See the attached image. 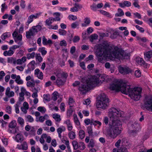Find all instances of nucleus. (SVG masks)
I'll list each match as a JSON object with an SVG mask.
<instances>
[{
  "label": "nucleus",
  "instance_id": "1",
  "mask_svg": "<svg viewBox=\"0 0 152 152\" xmlns=\"http://www.w3.org/2000/svg\"><path fill=\"white\" fill-rule=\"evenodd\" d=\"M109 115L112 122H110L109 127L106 128L104 133L106 136L115 138L121 132L122 124L118 120L119 117L121 116L120 111L116 108L113 107L109 110Z\"/></svg>",
  "mask_w": 152,
  "mask_h": 152
},
{
  "label": "nucleus",
  "instance_id": "58",
  "mask_svg": "<svg viewBox=\"0 0 152 152\" xmlns=\"http://www.w3.org/2000/svg\"><path fill=\"white\" fill-rule=\"evenodd\" d=\"M31 17V15H30V16L28 18V21L26 22V23H28V25L29 23L32 22L33 20V18H32V17Z\"/></svg>",
  "mask_w": 152,
  "mask_h": 152
},
{
  "label": "nucleus",
  "instance_id": "29",
  "mask_svg": "<svg viewBox=\"0 0 152 152\" xmlns=\"http://www.w3.org/2000/svg\"><path fill=\"white\" fill-rule=\"evenodd\" d=\"M87 131L89 136L93 137L94 136L91 126H89L87 128Z\"/></svg>",
  "mask_w": 152,
  "mask_h": 152
},
{
  "label": "nucleus",
  "instance_id": "26",
  "mask_svg": "<svg viewBox=\"0 0 152 152\" xmlns=\"http://www.w3.org/2000/svg\"><path fill=\"white\" fill-rule=\"evenodd\" d=\"M145 57L148 58H150L152 57V50L148 51L144 53Z\"/></svg>",
  "mask_w": 152,
  "mask_h": 152
},
{
  "label": "nucleus",
  "instance_id": "22",
  "mask_svg": "<svg viewBox=\"0 0 152 152\" xmlns=\"http://www.w3.org/2000/svg\"><path fill=\"white\" fill-rule=\"evenodd\" d=\"M15 81L18 84H22L23 83V80L20 79V75H18L15 80Z\"/></svg>",
  "mask_w": 152,
  "mask_h": 152
},
{
  "label": "nucleus",
  "instance_id": "21",
  "mask_svg": "<svg viewBox=\"0 0 152 152\" xmlns=\"http://www.w3.org/2000/svg\"><path fill=\"white\" fill-rule=\"evenodd\" d=\"M118 11L119 13H117L115 14V16L116 17H121L124 15V12L121 8H118Z\"/></svg>",
  "mask_w": 152,
  "mask_h": 152
},
{
  "label": "nucleus",
  "instance_id": "18",
  "mask_svg": "<svg viewBox=\"0 0 152 152\" xmlns=\"http://www.w3.org/2000/svg\"><path fill=\"white\" fill-rule=\"evenodd\" d=\"M64 123L67 124L68 130L69 131L72 130V126L70 120H67L65 121Z\"/></svg>",
  "mask_w": 152,
  "mask_h": 152
},
{
  "label": "nucleus",
  "instance_id": "31",
  "mask_svg": "<svg viewBox=\"0 0 152 152\" xmlns=\"http://www.w3.org/2000/svg\"><path fill=\"white\" fill-rule=\"evenodd\" d=\"M45 48L44 47L40 48L39 49V51L41 52L42 55H44L47 53V51L45 50Z\"/></svg>",
  "mask_w": 152,
  "mask_h": 152
},
{
  "label": "nucleus",
  "instance_id": "3",
  "mask_svg": "<svg viewBox=\"0 0 152 152\" xmlns=\"http://www.w3.org/2000/svg\"><path fill=\"white\" fill-rule=\"evenodd\" d=\"M98 75L96 76H94L91 79H87L86 80V83L83 84H81L79 87V90L83 94H86L87 91L91 89L93 87L96 85L101 84L105 79L101 77H98Z\"/></svg>",
  "mask_w": 152,
  "mask_h": 152
},
{
  "label": "nucleus",
  "instance_id": "28",
  "mask_svg": "<svg viewBox=\"0 0 152 152\" xmlns=\"http://www.w3.org/2000/svg\"><path fill=\"white\" fill-rule=\"evenodd\" d=\"M7 62L8 63H12L15 64L16 61L15 59L13 57L8 58H7Z\"/></svg>",
  "mask_w": 152,
  "mask_h": 152
},
{
  "label": "nucleus",
  "instance_id": "37",
  "mask_svg": "<svg viewBox=\"0 0 152 152\" xmlns=\"http://www.w3.org/2000/svg\"><path fill=\"white\" fill-rule=\"evenodd\" d=\"M66 129L65 127L62 126L61 128L60 127L57 129V132L58 133H61L63 131L65 130Z\"/></svg>",
  "mask_w": 152,
  "mask_h": 152
},
{
  "label": "nucleus",
  "instance_id": "46",
  "mask_svg": "<svg viewBox=\"0 0 152 152\" xmlns=\"http://www.w3.org/2000/svg\"><path fill=\"white\" fill-rule=\"evenodd\" d=\"M26 118L27 119V121L30 122H32L34 121L33 118L30 115H28L26 116Z\"/></svg>",
  "mask_w": 152,
  "mask_h": 152
},
{
  "label": "nucleus",
  "instance_id": "60",
  "mask_svg": "<svg viewBox=\"0 0 152 152\" xmlns=\"http://www.w3.org/2000/svg\"><path fill=\"white\" fill-rule=\"evenodd\" d=\"M91 21L89 18H86L84 19V22L87 25L89 24L90 23Z\"/></svg>",
  "mask_w": 152,
  "mask_h": 152
},
{
  "label": "nucleus",
  "instance_id": "33",
  "mask_svg": "<svg viewBox=\"0 0 152 152\" xmlns=\"http://www.w3.org/2000/svg\"><path fill=\"white\" fill-rule=\"evenodd\" d=\"M99 11L100 12L102 15L107 17H110V15L109 13L103 10H100Z\"/></svg>",
  "mask_w": 152,
  "mask_h": 152
},
{
  "label": "nucleus",
  "instance_id": "11",
  "mask_svg": "<svg viewBox=\"0 0 152 152\" xmlns=\"http://www.w3.org/2000/svg\"><path fill=\"white\" fill-rule=\"evenodd\" d=\"M131 126L133 129L132 131L134 132L139 130L140 129V126L139 124L137 122H135L131 125Z\"/></svg>",
  "mask_w": 152,
  "mask_h": 152
},
{
  "label": "nucleus",
  "instance_id": "30",
  "mask_svg": "<svg viewBox=\"0 0 152 152\" xmlns=\"http://www.w3.org/2000/svg\"><path fill=\"white\" fill-rule=\"evenodd\" d=\"M59 96L58 93L57 92H54L53 94V96L52 97V99L54 101H56L57 99V96Z\"/></svg>",
  "mask_w": 152,
  "mask_h": 152
},
{
  "label": "nucleus",
  "instance_id": "32",
  "mask_svg": "<svg viewBox=\"0 0 152 152\" xmlns=\"http://www.w3.org/2000/svg\"><path fill=\"white\" fill-rule=\"evenodd\" d=\"M17 121L18 123L20 125H22L24 124V120L21 117H18Z\"/></svg>",
  "mask_w": 152,
  "mask_h": 152
},
{
  "label": "nucleus",
  "instance_id": "27",
  "mask_svg": "<svg viewBox=\"0 0 152 152\" xmlns=\"http://www.w3.org/2000/svg\"><path fill=\"white\" fill-rule=\"evenodd\" d=\"M85 136V132L83 130H80L79 132V137L81 139H83Z\"/></svg>",
  "mask_w": 152,
  "mask_h": 152
},
{
  "label": "nucleus",
  "instance_id": "45",
  "mask_svg": "<svg viewBox=\"0 0 152 152\" xmlns=\"http://www.w3.org/2000/svg\"><path fill=\"white\" fill-rule=\"evenodd\" d=\"M94 140L93 139H91L88 146L89 148H93L94 147Z\"/></svg>",
  "mask_w": 152,
  "mask_h": 152
},
{
  "label": "nucleus",
  "instance_id": "14",
  "mask_svg": "<svg viewBox=\"0 0 152 152\" xmlns=\"http://www.w3.org/2000/svg\"><path fill=\"white\" fill-rule=\"evenodd\" d=\"M15 140L17 142H21L24 140V138L23 135L20 134H17L15 137Z\"/></svg>",
  "mask_w": 152,
  "mask_h": 152
},
{
  "label": "nucleus",
  "instance_id": "13",
  "mask_svg": "<svg viewBox=\"0 0 152 152\" xmlns=\"http://www.w3.org/2000/svg\"><path fill=\"white\" fill-rule=\"evenodd\" d=\"M14 93L13 91H10V88L9 87L7 88L6 89L5 94L8 97H13L14 95Z\"/></svg>",
  "mask_w": 152,
  "mask_h": 152
},
{
  "label": "nucleus",
  "instance_id": "57",
  "mask_svg": "<svg viewBox=\"0 0 152 152\" xmlns=\"http://www.w3.org/2000/svg\"><path fill=\"white\" fill-rule=\"evenodd\" d=\"M133 14L134 15L135 18H137L138 19H141V16L140 14L138 12H136L134 13Z\"/></svg>",
  "mask_w": 152,
  "mask_h": 152
},
{
  "label": "nucleus",
  "instance_id": "42",
  "mask_svg": "<svg viewBox=\"0 0 152 152\" xmlns=\"http://www.w3.org/2000/svg\"><path fill=\"white\" fill-rule=\"evenodd\" d=\"M37 110L43 113H45L46 111V110L44 107H39L37 108Z\"/></svg>",
  "mask_w": 152,
  "mask_h": 152
},
{
  "label": "nucleus",
  "instance_id": "40",
  "mask_svg": "<svg viewBox=\"0 0 152 152\" xmlns=\"http://www.w3.org/2000/svg\"><path fill=\"white\" fill-rule=\"evenodd\" d=\"M99 36L101 39H102L104 37H108L109 34L107 33H101L99 34Z\"/></svg>",
  "mask_w": 152,
  "mask_h": 152
},
{
  "label": "nucleus",
  "instance_id": "25",
  "mask_svg": "<svg viewBox=\"0 0 152 152\" xmlns=\"http://www.w3.org/2000/svg\"><path fill=\"white\" fill-rule=\"evenodd\" d=\"M68 135L69 138L72 140H74L75 138V133L73 131L70 132L68 134Z\"/></svg>",
  "mask_w": 152,
  "mask_h": 152
},
{
  "label": "nucleus",
  "instance_id": "8",
  "mask_svg": "<svg viewBox=\"0 0 152 152\" xmlns=\"http://www.w3.org/2000/svg\"><path fill=\"white\" fill-rule=\"evenodd\" d=\"M119 70L120 73L123 75L131 73L133 71L132 69L127 66H120Z\"/></svg>",
  "mask_w": 152,
  "mask_h": 152
},
{
  "label": "nucleus",
  "instance_id": "35",
  "mask_svg": "<svg viewBox=\"0 0 152 152\" xmlns=\"http://www.w3.org/2000/svg\"><path fill=\"white\" fill-rule=\"evenodd\" d=\"M43 98L45 100L48 102L50 101V96L49 94H44Z\"/></svg>",
  "mask_w": 152,
  "mask_h": 152
},
{
  "label": "nucleus",
  "instance_id": "19",
  "mask_svg": "<svg viewBox=\"0 0 152 152\" xmlns=\"http://www.w3.org/2000/svg\"><path fill=\"white\" fill-rule=\"evenodd\" d=\"M72 144L74 149L76 150L80 147V143L78 144L76 140H74L72 141Z\"/></svg>",
  "mask_w": 152,
  "mask_h": 152
},
{
  "label": "nucleus",
  "instance_id": "56",
  "mask_svg": "<svg viewBox=\"0 0 152 152\" xmlns=\"http://www.w3.org/2000/svg\"><path fill=\"white\" fill-rule=\"evenodd\" d=\"M6 112L10 114L11 113V107L10 106H8L6 108Z\"/></svg>",
  "mask_w": 152,
  "mask_h": 152
},
{
  "label": "nucleus",
  "instance_id": "10",
  "mask_svg": "<svg viewBox=\"0 0 152 152\" xmlns=\"http://www.w3.org/2000/svg\"><path fill=\"white\" fill-rule=\"evenodd\" d=\"M104 49L102 47L98 48L96 51V56L97 57L104 56Z\"/></svg>",
  "mask_w": 152,
  "mask_h": 152
},
{
  "label": "nucleus",
  "instance_id": "44",
  "mask_svg": "<svg viewBox=\"0 0 152 152\" xmlns=\"http://www.w3.org/2000/svg\"><path fill=\"white\" fill-rule=\"evenodd\" d=\"M46 116H48V115L46 114L45 115L43 116H40L39 118V121L41 122H43L45 121Z\"/></svg>",
  "mask_w": 152,
  "mask_h": 152
},
{
  "label": "nucleus",
  "instance_id": "34",
  "mask_svg": "<svg viewBox=\"0 0 152 152\" xmlns=\"http://www.w3.org/2000/svg\"><path fill=\"white\" fill-rule=\"evenodd\" d=\"M117 152H127V151L126 148L122 147L117 150Z\"/></svg>",
  "mask_w": 152,
  "mask_h": 152
},
{
  "label": "nucleus",
  "instance_id": "17",
  "mask_svg": "<svg viewBox=\"0 0 152 152\" xmlns=\"http://www.w3.org/2000/svg\"><path fill=\"white\" fill-rule=\"evenodd\" d=\"M12 49L10 48V50L8 51L7 50L4 51L3 53L4 55L5 56H11L12 55L14 52L12 50Z\"/></svg>",
  "mask_w": 152,
  "mask_h": 152
},
{
  "label": "nucleus",
  "instance_id": "55",
  "mask_svg": "<svg viewBox=\"0 0 152 152\" xmlns=\"http://www.w3.org/2000/svg\"><path fill=\"white\" fill-rule=\"evenodd\" d=\"M65 107V104L64 103H61V104L60 106V108L61 110H62L63 111H64L65 110V108H64Z\"/></svg>",
  "mask_w": 152,
  "mask_h": 152
},
{
  "label": "nucleus",
  "instance_id": "20",
  "mask_svg": "<svg viewBox=\"0 0 152 152\" xmlns=\"http://www.w3.org/2000/svg\"><path fill=\"white\" fill-rule=\"evenodd\" d=\"M16 125L15 121H12L9 124V127L10 128L14 129L16 127Z\"/></svg>",
  "mask_w": 152,
  "mask_h": 152
},
{
  "label": "nucleus",
  "instance_id": "5",
  "mask_svg": "<svg viewBox=\"0 0 152 152\" xmlns=\"http://www.w3.org/2000/svg\"><path fill=\"white\" fill-rule=\"evenodd\" d=\"M110 55L113 57L119 59H124L126 56H128V54H126L124 51L117 47H114Z\"/></svg>",
  "mask_w": 152,
  "mask_h": 152
},
{
  "label": "nucleus",
  "instance_id": "6",
  "mask_svg": "<svg viewBox=\"0 0 152 152\" xmlns=\"http://www.w3.org/2000/svg\"><path fill=\"white\" fill-rule=\"evenodd\" d=\"M144 106L148 110L152 112V98L146 97L144 100Z\"/></svg>",
  "mask_w": 152,
  "mask_h": 152
},
{
  "label": "nucleus",
  "instance_id": "15",
  "mask_svg": "<svg viewBox=\"0 0 152 152\" xmlns=\"http://www.w3.org/2000/svg\"><path fill=\"white\" fill-rule=\"evenodd\" d=\"M119 6L122 8H124L125 7H129L131 5V3L130 2L128 1H124L123 3H119Z\"/></svg>",
  "mask_w": 152,
  "mask_h": 152
},
{
  "label": "nucleus",
  "instance_id": "9",
  "mask_svg": "<svg viewBox=\"0 0 152 152\" xmlns=\"http://www.w3.org/2000/svg\"><path fill=\"white\" fill-rule=\"evenodd\" d=\"M136 61L139 64L144 66L145 68H147L148 64L145 63L142 58L137 57L136 58Z\"/></svg>",
  "mask_w": 152,
  "mask_h": 152
},
{
  "label": "nucleus",
  "instance_id": "23",
  "mask_svg": "<svg viewBox=\"0 0 152 152\" xmlns=\"http://www.w3.org/2000/svg\"><path fill=\"white\" fill-rule=\"evenodd\" d=\"M53 117L56 120V121L59 122L61 121L60 116L57 114H53Z\"/></svg>",
  "mask_w": 152,
  "mask_h": 152
},
{
  "label": "nucleus",
  "instance_id": "41",
  "mask_svg": "<svg viewBox=\"0 0 152 152\" xmlns=\"http://www.w3.org/2000/svg\"><path fill=\"white\" fill-rule=\"evenodd\" d=\"M69 102L70 107H72L73 105L72 104L75 102V101L73 98L70 97L69 98Z\"/></svg>",
  "mask_w": 152,
  "mask_h": 152
},
{
  "label": "nucleus",
  "instance_id": "52",
  "mask_svg": "<svg viewBox=\"0 0 152 152\" xmlns=\"http://www.w3.org/2000/svg\"><path fill=\"white\" fill-rule=\"evenodd\" d=\"M47 40L45 36H43L42 37V44L44 45H47Z\"/></svg>",
  "mask_w": 152,
  "mask_h": 152
},
{
  "label": "nucleus",
  "instance_id": "16",
  "mask_svg": "<svg viewBox=\"0 0 152 152\" xmlns=\"http://www.w3.org/2000/svg\"><path fill=\"white\" fill-rule=\"evenodd\" d=\"M58 77H61L62 79L65 80L66 81L67 78L68 76V75L67 73L63 72V73H58L57 75Z\"/></svg>",
  "mask_w": 152,
  "mask_h": 152
},
{
  "label": "nucleus",
  "instance_id": "48",
  "mask_svg": "<svg viewBox=\"0 0 152 152\" xmlns=\"http://www.w3.org/2000/svg\"><path fill=\"white\" fill-rule=\"evenodd\" d=\"M59 33L61 35H65L66 33V31L64 29H59Z\"/></svg>",
  "mask_w": 152,
  "mask_h": 152
},
{
  "label": "nucleus",
  "instance_id": "43",
  "mask_svg": "<svg viewBox=\"0 0 152 152\" xmlns=\"http://www.w3.org/2000/svg\"><path fill=\"white\" fill-rule=\"evenodd\" d=\"M79 25V22L78 21H76L75 23H72L71 25V26L72 28H76Z\"/></svg>",
  "mask_w": 152,
  "mask_h": 152
},
{
  "label": "nucleus",
  "instance_id": "53",
  "mask_svg": "<svg viewBox=\"0 0 152 152\" xmlns=\"http://www.w3.org/2000/svg\"><path fill=\"white\" fill-rule=\"evenodd\" d=\"M23 149L24 150H26L28 148L27 144L26 142H24L22 145Z\"/></svg>",
  "mask_w": 152,
  "mask_h": 152
},
{
  "label": "nucleus",
  "instance_id": "24",
  "mask_svg": "<svg viewBox=\"0 0 152 152\" xmlns=\"http://www.w3.org/2000/svg\"><path fill=\"white\" fill-rule=\"evenodd\" d=\"M90 38V41L91 42H92L94 40L98 38V36L97 34H94L91 35Z\"/></svg>",
  "mask_w": 152,
  "mask_h": 152
},
{
  "label": "nucleus",
  "instance_id": "50",
  "mask_svg": "<svg viewBox=\"0 0 152 152\" xmlns=\"http://www.w3.org/2000/svg\"><path fill=\"white\" fill-rule=\"evenodd\" d=\"M134 75L137 77H139L141 76V72L140 70H136L134 73Z\"/></svg>",
  "mask_w": 152,
  "mask_h": 152
},
{
  "label": "nucleus",
  "instance_id": "64",
  "mask_svg": "<svg viewBox=\"0 0 152 152\" xmlns=\"http://www.w3.org/2000/svg\"><path fill=\"white\" fill-rule=\"evenodd\" d=\"M74 6L76 7V8H77V9H81L83 7L80 4H78L75 3L74 4Z\"/></svg>",
  "mask_w": 152,
  "mask_h": 152
},
{
  "label": "nucleus",
  "instance_id": "49",
  "mask_svg": "<svg viewBox=\"0 0 152 152\" xmlns=\"http://www.w3.org/2000/svg\"><path fill=\"white\" fill-rule=\"evenodd\" d=\"M8 33L6 32L3 34L1 36V38L3 40H4L7 38L8 37L7 34Z\"/></svg>",
  "mask_w": 152,
  "mask_h": 152
},
{
  "label": "nucleus",
  "instance_id": "51",
  "mask_svg": "<svg viewBox=\"0 0 152 152\" xmlns=\"http://www.w3.org/2000/svg\"><path fill=\"white\" fill-rule=\"evenodd\" d=\"M136 28L138 30H139L140 32L142 33L144 31V28L142 27H140L138 25H136L135 26Z\"/></svg>",
  "mask_w": 152,
  "mask_h": 152
},
{
  "label": "nucleus",
  "instance_id": "63",
  "mask_svg": "<svg viewBox=\"0 0 152 152\" xmlns=\"http://www.w3.org/2000/svg\"><path fill=\"white\" fill-rule=\"evenodd\" d=\"M75 46H72L70 49V52L71 54H73L75 51Z\"/></svg>",
  "mask_w": 152,
  "mask_h": 152
},
{
  "label": "nucleus",
  "instance_id": "7",
  "mask_svg": "<svg viewBox=\"0 0 152 152\" xmlns=\"http://www.w3.org/2000/svg\"><path fill=\"white\" fill-rule=\"evenodd\" d=\"M38 32L37 29L35 28V26H32L29 31H27L26 33V38L30 39L31 36H34L35 34Z\"/></svg>",
  "mask_w": 152,
  "mask_h": 152
},
{
  "label": "nucleus",
  "instance_id": "62",
  "mask_svg": "<svg viewBox=\"0 0 152 152\" xmlns=\"http://www.w3.org/2000/svg\"><path fill=\"white\" fill-rule=\"evenodd\" d=\"M90 102L91 101L90 100V99H86L83 102V103L85 104L88 105L90 104Z\"/></svg>",
  "mask_w": 152,
  "mask_h": 152
},
{
  "label": "nucleus",
  "instance_id": "47",
  "mask_svg": "<svg viewBox=\"0 0 152 152\" xmlns=\"http://www.w3.org/2000/svg\"><path fill=\"white\" fill-rule=\"evenodd\" d=\"M84 122L86 125H88L90 124H93V121L92 120L91 121L89 119H87L85 120Z\"/></svg>",
  "mask_w": 152,
  "mask_h": 152
},
{
  "label": "nucleus",
  "instance_id": "2",
  "mask_svg": "<svg viewBox=\"0 0 152 152\" xmlns=\"http://www.w3.org/2000/svg\"><path fill=\"white\" fill-rule=\"evenodd\" d=\"M110 88L113 90L118 92L121 91L123 94L126 95L129 94L132 99L136 101L139 100L141 97L142 89L140 87L131 88L130 86L126 83L117 81L110 85Z\"/></svg>",
  "mask_w": 152,
  "mask_h": 152
},
{
  "label": "nucleus",
  "instance_id": "39",
  "mask_svg": "<svg viewBox=\"0 0 152 152\" xmlns=\"http://www.w3.org/2000/svg\"><path fill=\"white\" fill-rule=\"evenodd\" d=\"M118 35V33L117 31H115L113 32V34L111 35L110 37L112 39H115L117 37Z\"/></svg>",
  "mask_w": 152,
  "mask_h": 152
},
{
  "label": "nucleus",
  "instance_id": "61",
  "mask_svg": "<svg viewBox=\"0 0 152 152\" xmlns=\"http://www.w3.org/2000/svg\"><path fill=\"white\" fill-rule=\"evenodd\" d=\"M25 1L23 0H21L20 3V6L22 9H24L25 7Z\"/></svg>",
  "mask_w": 152,
  "mask_h": 152
},
{
  "label": "nucleus",
  "instance_id": "4",
  "mask_svg": "<svg viewBox=\"0 0 152 152\" xmlns=\"http://www.w3.org/2000/svg\"><path fill=\"white\" fill-rule=\"evenodd\" d=\"M96 103L98 108L104 110L107 108L109 105V99L104 93H101L98 97Z\"/></svg>",
  "mask_w": 152,
  "mask_h": 152
},
{
  "label": "nucleus",
  "instance_id": "38",
  "mask_svg": "<svg viewBox=\"0 0 152 152\" xmlns=\"http://www.w3.org/2000/svg\"><path fill=\"white\" fill-rule=\"evenodd\" d=\"M36 58L39 62H41L42 60V58L41 56L40 53L36 54Z\"/></svg>",
  "mask_w": 152,
  "mask_h": 152
},
{
  "label": "nucleus",
  "instance_id": "36",
  "mask_svg": "<svg viewBox=\"0 0 152 152\" xmlns=\"http://www.w3.org/2000/svg\"><path fill=\"white\" fill-rule=\"evenodd\" d=\"M74 121L77 125L79 126L80 124V123L76 115H74Z\"/></svg>",
  "mask_w": 152,
  "mask_h": 152
},
{
  "label": "nucleus",
  "instance_id": "59",
  "mask_svg": "<svg viewBox=\"0 0 152 152\" xmlns=\"http://www.w3.org/2000/svg\"><path fill=\"white\" fill-rule=\"evenodd\" d=\"M80 38L78 36H75L73 39V42H76L79 41Z\"/></svg>",
  "mask_w": 152,
  "mask_h": 152
},
{
  "label": "nucleus",
  "instance_id": "54",
  "mask_svg": "<svg viewBox=\"0 0 152 152\" xmlns=\"http://www.w3.org/2000/svg\"><path fill=\"white\" fill-rule=\"evenodd\" d=\"M60 45L61 46H66L67 45V43L66 41L64 40H63L61 41L60 43Z\"/></svg>",
  "mask_w": 152,
  "mask_h": 152
},
{
  "label": "nucleus",
  "instance_id": "12",
  "mask_svg": "<svg viewBox=\"0 0 152 152\" xmlns=\"http://www.w3.org/2000/svg\"><path fill=\"white\" fill-rule=\"evenodd\" d=\"M66 81L65 80L62 79L61 77H58L56 81V83L59 86L63 85Z\"/></svg>",
  "mask_w": 152,
  "mask_h": 152
}]
</instances>
